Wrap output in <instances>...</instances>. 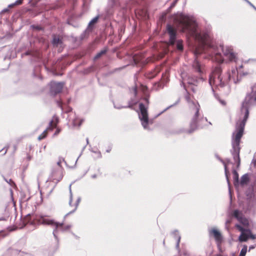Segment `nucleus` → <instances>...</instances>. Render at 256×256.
I'll use <instances>...</instances> for the list:
<instances>
[{
	"mask_svg": "<svg viewBox=\"0 0 256 256\" xmlns=\"http://www.w3.org/2000/svg\"><path fill=\"white\" fill-rule=\"evenodd\" d=\"M38 0H36L34 2H33L32 5L33 6L36 5L38 3Z\"/></svg>",
	"mask_w": 256,
	"mask_h": 256,
	"instance_id": "obj_48",
	"label": "nucleus"
},
{
	"mask_svg": "<svg viewBox=\"0 0 256 256\" xmlns=\"http://www.w3.org/2000/svg\"><path fill=\"white\" fill-rule=\"evenodd\" d=\"M230 222L229 220H227L226 222V224H228V223H230Z\"/></svg>",
	"mask_w": 256,
	"mask_h": 256,
	"instance_id": "obj_53",
	"label": "nucleus"
},
{
	"mask_svg": "<svg viewBox=\"0 0 256 256\" xmlns=\"http://www.w3.org/2000/svg\"><path fill=\"white\" fill-rule=\"evenodd\" d=\"M16 6V4H14V2L10 4L8 6L10 8L12 6Z\"/></svg>",
	"mask_w": 256,
	"mask_h": 256,
	"instance_id": "obj_44",
	"label": "nucleus"
},
{
	"mask_svg": "<svg viewBox=\"0 0 256 256\" xmlns=\"http://www.w3.org/2000/svg\"><path fill=\"white\" fill-rule=\"evenodd\" d=\"M44 68L48 72L54 76H62L63 73L62 70L60 72L58 70H60V66L58 65H44Z\"/></svg>",
	"mask_w": 256,
	"mask_h": 256,
	"instance_id": "obj_16",
	"label": "nucleus"
},
{
	"mask_svg": "<svg viewBox=\"0 0 256 256\" xmlns=\"http://www.w3.org/2000/svg\"><path fill=\"white\" fill-rule=\"evenodd\" d=\"M254 248V246H250V249H252V248Z\"/></svg>",
	"mask_w": 256,
	"mask_h": 256,
	"instance_id": "obj_51",
	"label": "nucleus"
},
{
	"mask_svg": "<svg viewBox=\"0 0 256 256\" xmlns=\"http://www.w3.org/2000/svg\"><path fill=\"white\" fill-rule=\"evenodd\" d=\"M92 31V30L86 27V29L83 32L80 36V40L83 41L86 39L88 38L90 36V32Z\"/></svg>",
	"mask_w": 256,
	"mask_h": 256,
	"instance_id": "obj_21",
	"label": "nucleus"
},
{
	"mask_svg": "<svg viewBox=\"0 0 256 256\" xmlns=\"http://www.w3.org/2000/svg\"><path fill=\"white\" fill-rule=\"evenodd\" d=\"M23 2V0H16L15 2H14V4H16V6H19V5H20L22 4Z\"/></svg>",
	"mask_w": 256,
	"mask_h": 256,
	"instance_id": "obj_37",
	"label": "nucleus"
},
{
	"mask_svg": "<svg viewBox=\"0 0 256 256\" xmlns=\"http://www.w3.org/2000/svg\"><path fill=\"white\" fill-rule=\"evenodd\" d=\"M232 174H233V178L234 181V183L236 182L238 183V172L236 170H233L232 171Z\"/></svg>",
	"mask_w": 256,
	"mask_h": 256,
	"instance_id": "obj_30",
	"label": "nucleus"
},
{
	"mask_svg": "<svg viewBox=\"0 0 256 256\" xmlns=\"http://www.w3.org/2000/svg\"><path fill=\"white\" fill-rule=\"evenodd\" d=\"M247 4L256 11V7L250 2L248 1Z\"/></svg>",
	"mask_w": 256,
	"mask_h": 256,
	"instance_id": "obj_40",
	"label": "nucleus"
},
{
	"mask_svg": "<svg viewBox=\"0 0 256 256\" xmlns=\"http://www.w3.org/2000/svg\"><path fill=\"white\" fill-rule=\"evenodd\" d=\"M185 99L189 104V108L191 112L194 114L192 122L190 124V128L188 132V133H191L196 130L198 126L200 106L197 102H194L191 100L189 94H187L185 96Z\"/></svg>",
	"mask_w": 256,
	"mask_h": 256,
	"instance_id": "obj_4",
	"label": "nucleus"
},
{
	"mask_svg": "<svg viewBox=\"0 0 256 256\" xmlns=\"http://www.w3.org/2000/svg\"><path fill=\"white\" fill-rule=\"evenodd\" d=\"M70 228V226H65L64 229H65V230H66L68 229V228Z\"/></svg>",
	"mask_w": 256,
	"mask_h": 256,
	"instance_id": "obj_50",
	"label": "nucleus"
},
{
	"mask_svg": "<svg viewBox=\"0 0 256 256\" xmlns=\"http://www.w3.org/2000/svg\"><path fill=\"white\" fill-rule=\"evenodd\" d=\"M247 250L246 246H244L241 250L239 256H245Z\"/></svg>",
	"mask_w": 256,
	"mask_h": 256,
	"instance_id": "obj_32",
	"label": "nucleus"
},
{
	"mask_svg": "<svg viewBox=\"0 0 256 256\" xmlns=\"http://www.w3.org/2000/svg\"><path fill=\"white\" fill-rule=\"evenodd\" d=\"M20 252V250L12 248H10L6 251L8 256H18Z\"/></svg>",
	"mask_w": 256,
	"mask_h": 256,
	"instance_id": "obj_23",
	"label": "nucleus"
},
{
	"mask_svg": "<svg viewBox=\"0 0 256 256\" xmlns=\"http://www.w3.org/2000/svg\"><path fill=\"white\" fill-rule=\"evenodd\" d=\"M245 63H256V58H249L244 61Z\"/></svg>",
	"mask_w": 256,
	"mask_h": 256,
	"instance_id": "obj_34",
	"label": "nucleus"
},
{
	"mask_svg": "<svg viewBox=\"0 0 256 256\" xmlns=\"http://www.w3.org/2000/svg\"><path fill=\"white\" fill-rule=\"evenodd\" d=\"M195 66V70L197 72H198L200 74L202 72V68H201V65H194Z\"/></svg>",
	"mask_w": 256,
	"mask_h": 256,
	"instance_id": "obj_33",
	"label": "nucleus"
},
{
	"mask_svg": "<svg viewBox=\"0 0 256 256\" xmlns=\"http://www.w3.org/2000/svg\"><path fill=\"white\" fill-rule=\"evenodd\" d=\"M102 16L100 14H98L95 17L92 18L90 22H88L87 27L92 29V30L95 28L96 24H97L99 21V19Z\"/></svg>",
	"mask_w": 256,
	"mask_h": 256,
	"instance_id": "obj_19",
	"label": "nucleus"
},
{
	"mask_svg": "<svg viewBox=\"0 0 256 256\" xmlns=\"http://www.w3.org/2000/svg\"><path fill=\"white\" fill-rule=\"evenodd\" d=\"M30 220H32V224H38L49 225L54 228L53 234L56 237L58 232H63L64 222H58L50 218L46 215H32L30 216Z\"/></svg>",
	"mask_w": 256,
	"mask_h": 256,
	"instance_id": "obj_3",
	"label": "nucleus"
},
{
	"mask_svg": "<svg viewBox=\"0 0 256 256\" xmlns=\"http://www.w3.org/2000/svg\"><path fill=\"white\" fill-rule=\"evenodd\" d=\"M64 162V158H60L57 161L56 164L54 166L53 168L57 170H63L62 163Z\"/></svg>",
	"mask_w": 256,
	"mask_h": 256,
	"instance_id": "obj_24",
	"label": "nucleus"
},
{
	"mask_svg": "<svg viewBox=\"0 0 256 256\" xmlns=\"http://www.w3.org/2000/svg\"><path fill=\"white\" fill-rule=\"evenodd\" d=\"M221 72L222 68L220 65H217L212 69L209 78V83L212 87L222 88L228 84V80L226 77L222 76Z\"/></svg>",
	"mask_w": 256,
	"mask_h": 256,
	"instance_id": "obj_5",
	"label": "nucleus"
},
{
	"mask_svg": "<svg viewBox=\"0 0 256 256\" xmlns=\"http://www.w3.org/2000/svg\"><path fill=\"white\" fill-rule=\"evenodd\" d=\"M59 132H60V130H58V129H57V130H56V132H55V133L54 134V136L58 134Z\"/></svg>",
	"mask_w": 256,
	"mask_h": 256,
	"instance_id": "obj_47",
	"label": "nucleus"
},
{
	"mask_svg": "<svg viewBox=\"0 0 256 256\" xmlns=\"http://www.w3.org/2000/svg\"><path fill=\"white\" fill-rule=\"evenodd\" d=\"M224 170H225V174H226V180H227L228 185L230 186V180H229V178H228V170L227 166L226 164L224 165Z\"/></svg>",
	"mask_w": 256,
	"mask_h": 256,
	"instance_id": "obj_31",
	"label": "nucleus"
},
{
	"mask_svg": "<svg viewBox=\"0 0 256 256\" xmlns=\"http://www.w3.org/2000/svg\"><path fill=\"white\" fill-rule=\"evenodd\" d=\"M178 1V0H174L170 4V8H174L176 6V4Z\"/></svg>",
	"mask_w": 256,
	"mask_h": 256,
	"instance_id": "obj_36",
	"label": "nucleus"
},
{
	"mask_svg": "<svg viewBox=\"0 0 256 256\" xmlns=\"http://www.w3.org/2000/svg\"><path fill=\"white\" fill-rule=\"evenodd\" d=\"M10 8L8 6L6 8H5L3 9V10L1 11V12H0V14H4V13H6V12H7V13H10Z\"/></svg>",
	"mask_w": 256,
	"mask_h": 256,
	"instance_id": "obj_35",
	"label": "nucleus"
},
{
	"mask_svg": "<svg viewBox=\"0 0 256 256\" xmlns=\"http://www.w3.org/2000/svg\"><path fill=\"white\" fill-rule=\"evenodd\" d=\"M166 30L169 36L170 44L178 53L183 52L184 44L183 41L178 38V30L200 41V48H196L194 51L195 56L204 54V58L210 59L212 62H216V64H222L224 58L221 51L229 62H237V53L234 51L232 46L221 45L218 48L213 42L205 40L197 32L194 19L188 15L182 14L178 28H174L170 24H167Z\"/></svg>",
	"mask_w": 256,
	"mask_h": 256,
	"instance_id": "obj_1",
	"label": "nucleus"
},
{
	"mask_svg": "<svg viewBox=\"0 0 256 256\" xmlns=\"http://www.w3.org/2000/svg\"><path fill=\"white\" fill-rule=\"evenodd\" d=\"M56 102L58 106L61 108L62 110V100H56Z\"/></svg>",
	"mask_w": 256,
	"mask_h": 256,
	"instance_id": "obj_38",
	"label": "nucleus"
},
{
	"mask_svg": "<svg viewBox=\"0 0 256 256\" xmlns=\"http://www.w3.org/2000/svg\"><path fill=\"white\" fill-rule=\"evenodd\" d=\"M210 234L213 236L218 246H220L222 242V236L220 232L216 228L210 231Z\"/></svg>",
	"mask_w": 256,
	"mask_h": 256,
	"instance_id": "obj_17",
	"label": "nucleus"
},
{
	"mask_svg": "<svg viewBox=\"0 0 256 256\" xmlns=\"http://www.w3.org/2000/svg\"><path fill=\"white\" fill-rule=\"evenodd\" d=\"M219 100L220 102L222 104L223 106H225L226 105V103L224 100Z\"/></svg>",
	"mask_w": 256,
	"mask_h": 256,
	"instance_id": "obj_43",
	"label": "nucleus"
},
{
	"mask_svg": "<svg viewBox=\"0 0 256 256\" xmlns=\"http://www.w3.org/2000/svg\"><path fill=\"white\" fill-rule=\"evenodd\" d=\"M138 0H132V4L134 6L136 4H138Z\"/></svg>",
	"mask_w": 256,
	"mask_h": 256,
	"instance_id": "obj_42",
	"label": "nucleus"
},
{
	"mask_svg": "<svg viewBox=\"0 0 256 256\" xmlns=\"http://www.w3.org/2000/svg\"><path fill=\"white\" fill-rule=\"evenodd\" d=\"M28 159L30 160V156H28Z\"/></svg>",
	"mask_w": 256,
	"mask_h": 256,
	"instance_id": "obj_55",
	"label": "nucleus"
},
{
	"mask_svg": "<svg viewBox=\"0 0 256 256\" xmlns=\"http://www.w3.org/2000/svg\"><path fill=\"white\" fill-rule=\"evenodd\" d=\"M67 64V63H66V62H65L64 64Z\"/></svg>",
	"mask_w": 256,
	"mask_h": 256,
	"instance_id": "obj_57",
	"label": "nucleus"
},
{
	"mask_svg": "<svg viewBox=\"0 0 256 256\" xmlns=\"http://www.w3.org/2000/svg\"><path fill=\"white\" fill-rule=\"evenodd\" d=\"M128 64H136V62L134 63H129Z\"/></svg>",
	"mask_w": 256,
	"mask_h": 256,
	"instance_id": "obj_54",
	"label": "nucleus"
},
{
	"mask_svg": "<svg viewBox=\"0 0 256 256\" xmlns=\"http://www.w3.org/2000/svg\"><path fill=\"white\" fill-rule=\"evenodd\" d=\"M30 26L32 30L37 31L44 30V28L40 25L32 24Z\"/></svg>",
	"mask_w": 256,
	"mask_h": 256,
	"instance_id": "obj_29",
	"label": "nucleus"
},
{
	"mask_svg": "<svg viewBox=\"0 0 256 256\" xmlns=\"http://www.w3.org/2000/svg\"><path fill=\"white\" fill-rule=\"evenodd\" d=\"M115 1H116V0H114Z\"/></svg>",
	"mask_w": 256,
	"mask_h": 256,
	"instance_id": "obj_59",
	"label": "nucleus"
},
{
	"mask_svg": "<svg viewBox=\"0 0 256 256\" xmlns=\"http://www.w3.org/2000/svg\"><path fill=\"white\" fill-rule=\"evenodd\" d=\"M248 102L245 100L242 104L241 114H244L242 120L238 121L236 123V130L233 132L232 136V148L230 152L234 160L237 164V167H239L240 164V140L244 134L246 122L249 116Z\"/></svg>",
	"mask_w": 256,
	"mask_h": 256,
	"instance_id": "obj_2",
	"label": "nucleus"
},
{
	"mask_svg": "<svg viewBox=\"0 0 256 256\" xmlns=\"http://www.w3.org/2000/svg\"><path fill=\"white\" fill-rule=\"evenodd\" d=\"M4 180H6L7 182H8V183H10V182H12V180H9V182H8V180H6V179H4Z\"/></svg>",
	"mask_w": 256,
	"mask_h": 256,
	"instance_id": "obj_49",
	"label": "nucleus"
},
{
	"mask_svg": "<svg viewBox=\"0 0 256 256\" xmlns=\"http://www.w3.org/2000/svg\"><path fill=\"white\" fill-rule=\"evenodd\" d=\"M144 100H145V102H146V103L148 104V103H149V102H148V98H144Z\"/></svg>",
	"mask_w": 256,
	"mask_h": 256,
	"instance_id": "obj_46",
	"label": "nucleus"
},
{
	"mask_svg": "<svg viewBox=\"0 0 256 256\" xmlns=\"http://www.w3.org/2000/svg\"><path fill=\"white\" fill-rule=\"evenodd\" d=\"M62 177L63 170H62L53 168L48 178L46 180V182H52L56 184L62 180Z\"/></svg>",
	"mask_w": 256,
	"mask_h": 256,
	"instance_id": "obj_10",
	"label": "nucleus"
},
{
	"mask_svg": "<svg viewBox=\"0 0 256 256\" xmlns=\"http://www.w3.org/2000/svg\"><path fill=\"white\" fill-rule=\"evenodd\" d=\"M233 215L243 226L246 227L249 226V221L248 219L244 216L242 212H240L238 210H234Z\"/></svg>",
	"mask_w": 256,
	"mask_h": 256,
	"instance_id": "obj_15",
	"label": "nucleus"
},
{
	"mask_svg": "<svg viewBox=\"0 0 256 256\" xmlns=\"http://www.w3.org/2000/svg\"><path fill=\"white\" fill-rule=\"evenodd\" d=\"M80 200V198H78V200H76V202H74V204H72V198L70 197V200L69 202V206L70 207H72V208H71L70 212H69L68 214H70L72 212H74L76 210Z\"/></svg>",
	"mask_w": 256,
	"mask_h": 256,
	"instance_id": "obj_22",
	"label": "nucleus"
},
{
	"mask_svg": "<svg viewBox=\"0 0 256 256\" xmlns=\"http://www.w3.org/2000/svg\"><path fill=\"white\" fill-rule=\"evenodd\" d=\"M245 2H246V3H248V0H243Z\"/></svg>",
	"mask_w": 256,
	"mask_h": 256,
	"instance_id": "obj_52",
	"label": "nucleus"
},
{
	"mask_svg": "<svg viewBox=\"0 0 256 256\" xmlns=\"http://www.w3.org/2000/svg\"><path fill=\"white\" fill-rule=\"evenodd\" d=\"M1 234L0 233V235Z\"/></svg>",
	"mask_w": 256,
	"mask_h": 256,
	"instance_id": "obj_58",
	"label": "nucleus"
},
{
	"mask_svg": "<svg viewBox=\"0 0 256 256\" xmlns=\"http://www.w3.org/2000/svg\"><path fill=\"white\" fill-rule=\"evenodd\" d=\"M172 234H173L174 238L176 240V241H177L176 247L177 248H178L179 246H180V236L179 235L178 232L177 230L174 231L172 232Z\"/></svg>",
	"mask_w": 256,
	"mask_h": 256,
	"instance_id": "obj_25",
	"label": "nucleus"
},
{
	"mask_svg": "<svg viewBox=\"0 0 256 256\" xmlns=\"http://www.w3.org/2000/svg\"><path fill=\"white\" fill-rule=\"evenodd\" d=\"M49 86L50 94L52 96H56L62 92L64 87V83L52 82L50 83Z\"/></svg>",
	"mask_w": 256,
	"mask_h": 256,
	"instance_id": "obj_12",
	"label": "nucleus"
},
{
	"mask_svg": "<svg viewBox=\"0 0 256 256\" xmlns=\"http://www.w3.org/2000/svg\"><path fill=\"white\" fill-rule=\"evenodd\" d=\"M92 31V30L86 27V29L83 32L80 36V40L83 41L86 39L88 38L90 36V32Z\"/></svg>",
	"mask_w": 256,
	"mask_h": 256,
	"instance_id": "obj_20",
	"label": "nucleus"
},
{
	"mask_svg": "<svg viewBox=\"0 0 256 256\" xmlns=\"http://www.w3.org/2000/svg\"><path fill=\"white\" fill-rule=\"evenodd\" d=\"M235 226L241 232V234L238 237L240 242H246L249 238L252 240L256 238V235L252 234V231L250 229H244L238 224H236Z\"/></svg>",
	"mask_w": 256,
	"mask_h": 256,
	"instance_id": "obj_7",
	"label": "nucleus"
},
{
	"mask_svg": "<svg viewBox=\"0 0 256 256\" xmlns=\"http://www.w3.org/2000/svg\"><path fill=\"white\" fill-rule=\"evenodd\" d=\"M58 122V118L56 116H54L50 122L48 127L38 137V140H40L44 139L46 136L47 131L52 130L54 128H56Z\"/></svg>",
	"mask_w": 256,
	"mask_h": 256,
	"instance_id": "obj_13",
	"label": "nucleus"
},
{
	"mask_svg": "<svg viewBox=\"0 0 256 256\" xmlns=\"http://www.w3.org/2000/svg\"><path fill=\"white\" fill-rule=\"evenodd\" d=\"M134 95L136 96L137 94V89L136 87L134 88Z\"/></svg>",
	"mask_w": 256,
	"mask_h": 256,
	"instance_id": "obj_45",
	"label": "nucleus"
},
{
	"mask_svg": "<svg viewBox=\"0 0 256 256\" xmlns=\"http://www.w3.org/2000/svg\"><path fill=\"white\" fill-rule=\"evenodd\" d=\"M116 2H114V4H116Z\"/></svg>",
	"mask_w": 256,
	"mask_h": 256,
	"instance_id": "obj_56",
	"label": "nucleus"
},
{
	"mask_svg": "<svg viewBox=\"0 0 256 256\" xmlns=\"http://www.w3.org/2000/svg\"><path fill=\"white\" fill-rule=\"evenodd\" d=\"M141 89H142V90L144 93L146 94V92L147 90V88L146 86H143V85H141Z\"/></svg>",
	"mask_w": 256,
	"mask_h": 256,
	"instance_id": "obj_39",
	"label": "nucleus"
},
{
	"mask_svg": "<svg viewBox=\"0 0 256 256\" xmlns=\"http://www.w3.org/2000/svg\"><path fill=\"white\" fill-rule=\"evenodd\" d=\"M108 50L109 48L108 46H106L103 48L94 56L92 58L93 62H98L102 60L104 58H106L108 56Z\"/></svg>",
	"mask_w": 256,
	"mask_h": 256,
	"instance_id": "obj_14",
	"label": "nucleus"
},
{
	"mask_svg": "<svg viewBox=\"0 0 256 256\" xmlns=\"http://www.w3.org/2000/svg\"><path fill=\"white\" fill-rule=\"evenodd\" d=\"M249 182V176L248 174H244L243 175L240 179L241 185L246 184Z\"/></svg>",
	"mask_w": 256,
	"mask_h": 256,
	"instance_id": "obj_26",
	"label": "nucleus"
},
{
	"mask_svg": "<svg viewBox=\"0 0 256 256\" xmlns=\"http://www.w3.org/2000/svg\"><path fill=\"white\" fill-rule=\"evenodd\" d=\"M249 72L246 70L244 65H239L232 66L231 68L227 72L226 79L228 82L232 80L236 84L238 82L242 76H246Z\"/></svg>",
	"mask_w": 256,
	"mask_h": 256,
	"instance_id": "obj_6",
	"label": "nucleus"
},
{
	"mask_svg": "<svg viewBox=\"0 0 256 256\" xmlns=\"http://www.w3.org/2000/svg\"><path fill=\"white\" fill-rule=\"evenodd\" d=\"M139 108L140 110V112L138 114L139 118L140 120L142 126L146 128L148 123V108L142 103L140 104Z\"/></svg>",
	"mask_w": 256,
	"mask_h": 256,
	"instance_id": "obj_9",
	"label": "nucleus"
},
{
	"mask_svg": "<svg viewBox=\"0 0 256 256\" xmlns=\"http://www.w3.org/2000/svg\"><path fill=\"white\" fill-rule=\"evenodd\" d=\"M42 175V174H39V175L38 177V184L42 182V179L41 178Z\"/></svg>",
	"mask_w": 256,
	"mask_h": 256,
	"instance_id": "obj_41",
	"label": "nucleus"
},
{
	"mask_svg": "<svg viewBox=\"0 0 256 256\" xmlns=\"http://www.w3.org/2000/svg\"><path fill=\"white\" fill-rule=\"evenodd\" d=\"M51 42L54 46L58 47L62 44L63 39L59 35L53 34Z\"/></svg>",
	"mask_w": 256,
	"mask_h": 256,
	"instance_id": "obj_18",
	"label": "nucleus"
},
{
	"mask_svg": "<svg viewBox=\"0 0 256 256\" xmlns=\"http://www.w3.org/2000/svg\"><path fill=\"white\" fill-rule=\"evenodd\" d=\"M67 121V125L72 128L80 126L82 122V120L78 118L75 112L71 110L68 112Z\"/></svg>",
	"mask_w": 256,
	"mask_h": 256,
	"instance_id": "obj_8",
	"label": "nucleus"
},
{
	"mask_svg": "<svg viewBox=\"0 0 256 256\" xmlns=\"http://www.w3.org/2000/svg\"><path fill=\"white\" fill-rule=\"evenodd\" d=\"M77 0H65V15L75 16L74 10L76 5Z\"/></svg>",
	"mask_w": 256,
	"mask_h": 256,
	"instance_id": "obj_11",
	"label": "nucleus"
},
{
	"mask_svg": "<svg viewBox=\"0 0 256 256\" xmlns=\"http://www.w3.org/2000/svg\"><path fill=\"white\" fill-rule=\"evenodd\" d=\"M113 14V11L112 8L107 9L106 10V14L104 18L106 19L110 17Z\"/></svg>",
	"mask_w": 256,
	"mask_h": 256,
	"instance_id": "obj_28",
	"label": "nucleus"
},
{
	"mask_svg": "<svg viewBox=\"0 0 256 256\" xmlns=\"http://www.w3.org/2000/svg\"><path fill=\"white\" fill-rule=\"evenodd\" d=\"M66 23L70 25L74 28H76L78 27V22L74 20H70V18H68L66 20Z\"/></svg>",
	"mask_w": 256,
	"mask_h": 256,
	"instance_id": "obj_27",
	"label": "nucleus"
}]
</instances>
